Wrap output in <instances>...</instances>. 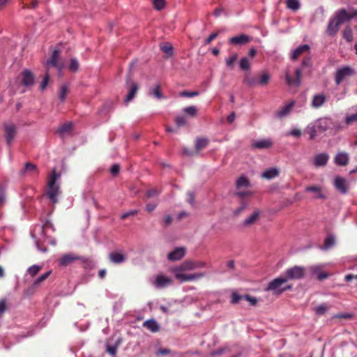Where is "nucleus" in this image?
<instances>
[{
  "label": "nucleus",
  "instance_id": "nucleus-22",
  "mask_svg": "<svg viewBox=\"0 0 357 357\" xmlns=\"http://www.w3.org/2000/svg\"><path fill=\"white\" fill-rule=\"evenodd\" d=\"M334 186L335 189L342 194H346L347 192V181L342 177L337 176L335 178L334 181Z\"/></svg>",
  "mask_w": 357,
  "mask_h": 357
},
{
  "label": "nucleus",
  "instance_id": "nucleus-49",
  "mask_svg": "<svg viewBox=\"0 0 357 357\" xmlns=\"http://www.w3.org/2000/svg\"><path fill=\"white\" fill-rule=\"evenodd\" d=\"M183 111L191 116H195L197 114V108L194 105L186 107L183 108Z\"/></svg>",
  "mask_w": 357,
  "mask_h": 357
},
{
  "label": "nucleus",
  "instance_id": "nucleus-25",
  "mask_svg": "<svg viewBox=\"0 0 357 357\" xmlns=\"http://www.w3.org/2000/svg\"><path fill=\"white\" fill-rule=\"evenodd\" d=\"M349 160V154L346 152H339L336 154L334 162L337 165L345 166Z\"/></svg>",
  "mask_w": 357,
  "mask_h": 357
},
{
  "label": "nucleus",
  "instance_id": "nucleus-32",
  "mask_svg": "<svg viewBox=\"0 0 357 357\" xmlns=\"http://www.w3.org/2000/svg\"><path fill=\"white\" fill-rule=\"evenodd\" d=\"M143 326L153 333L158 332L160 330V326L155 319L145 321Z\"/></svg>",
  "mask_w": 357,
  "mask_h": 357
},
{
  "label": "nucleus",
  "instance_id": "nucleus-63",
  "mask_svg": "<svg viewBox=\"0 0 357 357\" xmlns=\"http://www.w3.org/2000/svg\"><path fill=\"white\" fill-rule=\"evenodd\" d=\"M244 299L248 301L252 306L256 305L257 303V299L255 297L250 296L248 294L244 296Z\"/></svg>",
  "mask_w": 357,
  "mask_h": 357
},
{
  "label": "nucleus",
  "instance_id": "nucleus-53",
  "mask_svg": "<svg viewBox=\"0 0 357 357\" xmlns=\"http://www.w3.org/2000/svg\"><path fill=\"white\" fill-rule=\"evenodd\" d=\"M153 4L155 9L161 10L165 6V0H153Z\"/></svg>",
  "mask_w": 357,
  "mask_h": 357
},
{
  "label": "nucleus",
  "instance_id": "nucleus-8",
  "mask_svg": "<svg viewBox=\"0 0 357 357\" xmlns=\"http://www.w3.org/2000/svg\"><path fill=\"white\" fill-rule=\"evenodd\" d=\"M3 128L6 143L10 146L16 135L17 127L15 124L10 123H4Z\"/></svg>",
  "mask_w": 357,
  "mask_h": 357
},
{
  "label": "nucleus",
  "instance_id": "nucleus-9",
  "mask_svg": "<svg viewBox=\"0 0 357 357\" xmlns=\"http://www.w3.org/2000/svg\"><path fill=\"white\" fill-rule=\"evenodd\" d=\"M126 85L128 87V93L126 96L124 102L126 103H128L135 97V95L138 91L139 86L137 84L133 82L130 77L127 78Z\"/></svg>",
  "mask_w": 357,
  "mask_h": 357
},
{
  "label": "nucleus",
  "instance_id": "nucleus-17",
  "mask_svg": "<svg viewBox=\"0 0 357 357\" xmlns=\"http://www.w3.org/2000/svg\"><path fill=\"white\" fill-rule=\"evenodd\" d=\"M272 145L273 142L271 139H261L254 141L251 146L255 149H269Z\"/></svg>",
  "mask_w": 357,
  "mask_h": 357
},
{
  "label": "nucleus",
  "instance_id": "nucleus-30",
  "mask_svg": "<svg viewBox=\"0 0 357 357\" xmlns=\"http://www.w3.org/2000/svg\"><path fill=\"white\" fill-rule=\"evenodd\" d=\"M294 105L295 101L294 100L291 101L288 104H286L279 111H278L276 114L277 117L282 118L287 116L291 112Z\"/></svg>",
  "mask_w": 357,
  "mask_h": 357
},
{
  "label": "nucleus",
  "instance_id": "nucleus-20",
  "mask_svg": "<svg viewBox=\"0 0 357 357\" xmlns=\"http://www.w3.org/2000/svg\"><path fill=\"white\" fill-rule=\"evenodd\" d=\"M326 101V97L324 93H317L314 94L312 97L311 106L313 108H319L324 105Z\"/></svg>",
  "mask_w": 357,
  "mask_h": 357
},
{
  "label": "nucleus",
  "instance_id": "nucleus-38",
  "mask_svg": "<svg viewBox=\"0 0 357 357\" xmlns=\"http://www.w3.org/2000/svg\"><path fill=\"white\" fill-rule=\"evenodd\" d=\"M357 122V112L352 114H346L344 117V123L347 126L353 125Z\"/></svg>",
  "mask_w": 357,
  "mask_h": 357
},
{
  "label": "nucleus",
  "instance_id": "nucleus-7",
  "mask_svg": "<svg viewBox=\"0 0 357 357\" xmlns=\"http://www.w3.org/2000/svg\"><path fill=\"white\" fill-rule=\"evenodd\" d=\"M355 70L350 66H343L337 69L335 74V82L340 85L347 77L353 76Z\"/></svg>",
  "mask_w": 357,
  "mask_h": 357
},
{
  "label": "nucleus",
  "instance_id": "nucleus-19",
  "mask_svg": "<svg viewBox=\"0 0 357 357\" xmlns=\"http://www.w3.org/2000/svg\"><path fill=\"white\" fill-rule=\"evenodd\" d=\"M109 261L114 264H123L126 261V256L123 252H112L109 254Z\"/></svg>",
  "mask_w": 357,
  "mask_h": 357
},
{
  "label": "nucleus",
  "instance_id": "nucleus-6",
  "mask_svg": "<svg viewBox=\"0 0 357 357\" xmlns=\"http://www.w3.org/2000/svg\"><path fill=\"white\" fill-rule=\"evenodd\" d=\"M306 269L304 266H294L287 268L283 273V276L289 280H302L305 276Z\"/></svg>",
  "mask_w": 357,
  "mask_h": 357
},
{
  "label": "nucleus",
  "instance_id": "nucleus-33",
  "mask_svg": "<svg viewBox=\"0 0 357 357\" xmlns=\"http://www.w3.org/2000/svg\"><path fill=\"white\" fill-rule=\"evenodd\" d=\"M148 96L155 97L157 99L163 98V94L160 91V85L158 84L155 86L150 88L148 92Z\"/></svg>",
  "mask_w": 357,
  "mask_h": 357
},
{
  "label": "nucleus",
  "instance_id": "nucleus-42",
  "mask_svg": "<svg viewBox=\"0 0 357 357\" xmlns=\"http://www.w3.org/2000/svg\"><path fill=\"white\" fill-rule=\"evenodd\" d=\"M287 7L296 11L300 8L301 4L298 0H287Z\"/></svg>",
  "mask_w": 357,
  "mask_h": 357
},
{
  "label": "nucleus",
  "instance_id": "nucleus-56",
  "mask_svg": "<svg viewBox=\"0 0 357 357\" xmlns=\"http://www.w3.org/2000/svg\"><path fill=\"white\" fill-rule=\"evenodd\" d=\"M327 310V307L325 304H321L315 307V312L318 315L324 314Z\"/></svg>",
  "mask_w": 357,
  "mask_h": 357
},
{
  "label": "nucleus",
  "instance_id": "nucleus-46",
  "mask_svg": "<svg viewBox=\"0 0 357 357\" xmlns=\"http://www.w3.org/2000/svg\"><path fill=\"white\" fill-rule=\"evenodd\" d=\"M239 66L242 70H249L250 68V62L249 59L247 57L241 58L239 62Z\"/></svg>",
  "mask_w": 357,
  "mask_h": 357
},
{
  "label": "nucleus",
  "instance_id": "nucleus-1",
  "mask_svg": "<svg viewBox=\"0 0 357 357\" xmlns=\"http://www.w3.org/2000/svg\"><path fill=\"white\" fill-rule=\"evenodd\" d=\"M61 174L56 169H53L48 177L45 196L52 204L58 202V197L61 193L59 182Z\"/></svg>",
  "mask_w": 357,
  "mask_h": 357
},
{
  "label": "nucleus",
  "instance_id": "nucleus-13",
  "mask_svg": "<svg viewBox=\"0 0 357 357\" xmlns=\"http://www.w3.org/2000/svg\"><path fill=\"white\" fill-rule=\"evenodd\" d=\"M35 82V76L33 73L28 70L24 69L22 72V84L25 87H29L33 85Z\"/></svg>",
  "mask_w": 357,
  "mask_h": 357
},
{
  "label": "nucleus",
  "instance_id": "nucleus-34",
  "mask_svg": "<svg viewBox=\"0 0 357 357\" xmlns=\"http://www.w3.org/2000/svg\"><path fill=\"white\" fill-rule=\"evenodd\" d=\"M318 131L317 126L314 122L310 123L305 128V132L309 135V139L310 140L313 139L317 136Z\"/></svg>",
  "mask_w": 357,
  "mask_h": 357
},
{
  "label": "nucleus",
  "instance_id": "nucleus-18",
  "mask_svg": "<svg viewBox=\"0 0 357 357\" xmlns=\"http://www.w3.org/2000/svg\"><path fill=\"white\" fill-rule=\"evenodd\" d=\"M185 255V248H176L167 255L169 261H178L181 259Z\"/></svg>",
  "mask_w": 357,
  "mask_h": 357
},
{
  "label": "nucleus",
  "instance_id": "nucleus-35",
  "mask_svg": "<svg viewBox=\"0 0 357 357\" xmlns=\"http://www.w3.org/2000/svg\"><path fill=\"white\" fill-rule=\"evenodd\" d=\"M259 217V212L258 211H255L252 213L249 217L245 218L244 221L243 222V225L244 227L250 226L252 224H254L257 220Z\"/></svg>",
  "mask_w": 357,
  "mask_h": 357
},
{
  "label": "nucleus",
  "instance_id": "nucleus-58",
  "mask_svg": "<svg viewBox=\"0 0 357 357\" xmlns=\"http://www.w3.org/2000/svg\"><path fill=\"white\" fill-rule=\"evenodd\" d=\"M270 75L265 73L261 76L259 83L261 85H266L268 83Z\"/></svg>",
  "mask_w": 357,
  "mask_h": 357
},
{
  "label": "nucleus",
  "instance_id": "nucleus-5",
  "mask_svg": "<svg viewBox=\"0 0 357 357\" xmlns=\"http://www.w3.org/2000/svg\"><path fill=\"white\" fill-rule=\"evenodd\" d=\"M249 187H250V182L248 177L244 175L241 176L236 181V192L234 193V195L240 199L250 196L252 192L247 190Z\"/></svg>",
  "mask_w": 357,
  "mask_h": 357
},
{
  "label": "nucleus",
  "instance_id": "nucleus-16",
  "mask_svg": "<svg viewBox=\"0 0 357 357\" xmlns=\"http://www.w3.org/2000/svg\"><path fill=\"white\" fill-rule=\"evenodd\" d=\"M250 40V36L242 33L229 38V43L232 45H242L249 43Z\"/></svg>",
  "mask_w": 357,
  "mask_h": 357
},
{
  "label": "nucleus",
  "instance_id": "nucleus-57",
  "mask_svg": "<svg viewBox=\"0 0 357 357\" xmlns=\"http://www.w3.org/2000/svg\"><path fill=\"white\" fill-rule=\"evenodd\" d=\"M48 228L52 229L54 230L53 224L50 220H46V222L43 226L39 227V229L43 234H44L45 231Z\"/></svg>",
  "mask_w": 357,
  "mask_h": 357
},
{
  "label": "nucleus",
  "instance_id": "nucleus-41",
  "mask_svg": "<svg viewBox=\"0 0 357 357\" xmlns=\"http://www.w3.org/2000/svg\"><path fill=\"white\" fill-rule=\"evenodd\" d=\"M69 86L68 84H64L61 86L59 97L61 102H63L66 99V95L68 92Z\"/></svg>",
  "mask_w": 357,
  "mask_h": 357
},
{
  "label": "nucleus",
  "instance_id": "nucleus-37",
  "mask_svg": "<svg viewBox=\"0 0 357 357\" xmlns=\"http://www.w3.org/2000/svg\"><path fill=\"white\" fill-rule=\"evenodd\" d=\"M36 172V174H38V172L37 170V167L31 162H26L24 165V168L21 170L20 174L21 175H25L26 172Z\"/></svg>",
  "mask_w": 357,
  "mask_h": 357
},
{
  "label": "nucleus",
  "instance_id": "nucleus-51",
  "mask_svg": "<svg viewBox=\"0 0 357 357\" xmlns=\"http://www.w3.org/2000/svg\"><path fill=\"white\" fill-rule=\"evenodd\" d=\"M238 58L237 54H234L229 58L226 59V65L229 68L232 69L234 68V64Z\"/></svg>",
  "mask_w": 357,
  "mask_h": 357
},
{
  "label": "nucleus",
  "instance_id": "nucleus-50",
  "mask_svg": "<svg viewBox=\"0 0 357 357\" xmlns=\"http://www.w3.org/2000/svg\"><path fill=\"white\" fill-rule=\"evenodd\" d=\"M41 268L39 265H33L27 269L26 272L31 277H34L40 271Z\"/></svg>",
  "mask_w": 357,
  "mask_h": 357
},
{
  "label": "nucleus",
  "instance_id": "nucleus-11",
  "mask_svg": "<svg viewBox=\"0 0 357 357\" xmlns=\"http://www.w3.org/2000/svg\"><path fill=\"white\" fill-rule=\"evenodd\" d=\"M333 17L340 25L344 22L350 21L353 18L351 10H350V13H348L344 8H342L336 11Z\"/></svg>",
  "mask_w": 357,
  "mask_h": 357
},
{
  "label": "nucleus",
  "instance_id": "nucleus-43",
  "mask_svg": "<svg viewBox=\"0 0 357 357\" xmlns=\"http://www.w3.org/2000/svg\"><path fill=\"white\" fill-rule=\"evenodd\" d=\"M243 83L248 85L249 86H254L257 84V80L255 77L251 76L250 74H246L243 79Z\"/></svg>",
  "mask_w": 357,
  "mask_h": 357
},
{
  "label": "nucleus",
  "instance_id": "nucleus-47",
  "mask_svg": "<svg viewBox=\"0 0 357 357\" xmlns=\"http://www.w3.org/2000/svg\"><path fill=\"white\" fill-rule=\"evenodd\" d=\"M120 343H121V340L119 339L117 340L116 343L114 345L107 344L106 350H107V353H109V354H111L112 356H114L116 354L117 349H118V347L119 346Z\"/></svg>",
  "mask_w": 357,
  "mask_h": 357
},
{
  "label": "nucleus",
  "instance_id": "nucleus-55",
  "mask_svg": "<svg viewBox=\"0 0 357 357\" xmlns=\"http://www.w3.org/2000/svg\"><path fill=\"white\" fill-rule=\"evenodd\" d=\"M160 193V191L156 188H152L146 191V195L147 197H158Z\"/></svg>",
  "mask_w": 357,
  "mask_h": 357
},
{
  "label": "nucleus",
  "instance_id": "nucleus-44",
  "mask_svg": "<svg viewBox=\"0 0 357 357\" xmlns=\"http://www.w3.org/2000/svg\"><path fill=\"white\" fill-rule=\"evenodd\" d=\"M79 63L77 59L72 58L70 59V63L68 65V69L71 72H77L79 70Z\"/></svg>",
  "mask_w": 357,
  "mask_h": 357
},
{
  "label": "nucleus",
  "instance_id": "nucleus-39",
  "mask_svg": "<svg viewBox=\"0 0 357 357\" xmlns=\"http://www.w3.org/2000/svg\"><path fill=\"white\" fill-rule=\"evenodd\" d=\"M72 128H73V123L69 122V123H64L63 125H62L59 129H58V132L61 135H63L66 133H70L71 130H72Z\"/></svg>",
  "mask_w": 357,
  "mask_h": 357
},
{
  "label": "nucleus",
  "instance_id": "nucleus-31",
  "mask_svg": "<svg viewBox=\"0 0 357 357\" xmlns=\"http://www.w3.org/2000/svg\"><path fill=\"white\" fill-rule=\"evenodd\" d=\"M335 244V237L333 234H328L324 239V245L321 247V250H327L333 247Z\"/></svg>",
  "mask_w": 357,
  "mask_h": 357
},
{
  "label": "nucleus",
  "instance_id": "nucleus-62",
  "mask_svg": "<svg viewBox=\"0 0 357 357\" xmlns=\"http://www.w3.org/2000/svg\"><path fill=\"white\" fill-rule=\"evenodd\" d=\"M175 123L178 127H181L185 125L186 120L183 116H176L175 119Z\"/></svg>",
  "mask_w": 357,
  "mask_h": 357
},
{
  "label": "nucleus",
  "instance_id": "nucleus-54",
  "mask_svg": "<svg viewBox=\"0 0 357 357\" xmlns=\"http://www.w3.org/2000/svg\"><path fill=\"white\" fill-rule=\"evenodd\" d=\"M199 94V91H183L180 93V96L181 97H187V98H192L197 96Z\"/></svg>",
  "mask_w": 357,
  "mask_h": 357
},
{
  "label": "nucleus",
  "instance_id": "nucleus-10",
  "mask_svg": "<svg viewBox=\"0 0 357 357\" xmlns=\"http://www.w3.org/2000/svg\"><path fill=\"white\" fill-rule=\"evenodd\" d=\"M195 269V261L185 260L179 266L174 267L172 269V273L176 276V274H184V271H192Z\"/></svg>",
  "mask_w": 357,
  "mask_h": 357
},
{
  "label": "nucleus",
  "instance_id": "nucleus-26",
  "mask_svg": "<svg viewBox=\"0 0 357 357\" xmlns=\"http://www.w3.org/2000/svg\"><path fill=\"white\" fill-rule=\"evenodd\" d=\"M329 159V155L326 153H321L315 155L314 159V164L316 167L325 166Z\"/></svg>",
  "mask_w": 357,
  "mask_h": 357
},
{
  "label": "nucleus",
  "instance_id": "nucleus-3",
  "mask_svg": "<svg viewBox=\"0 0 357 357\" xmlns=\"http://www.w3.org/2000/svg\"><path fill=\"white\" fill-rule=\"evenodd\" d=\"M319 132H324L331 130L335 132H339L344 129L341 123L334 121L331 117H322L314 121Z\"/></svg>",
  "mask_w": 357,
  "mask_h": 357
},
{
  "label": "nucleus",
  "instance_id": "nucleus-14",
  "mask_svg": "<svg viewBox=\"0 0 357 357\" xmlns=\"http://www.w3.org/2000/svg\"><path fill=\"white\" fill-rule=\"evenodd\" d=\"M205 276L204 273H196L193 274H176V279L180 282L197 280Z\"/></svg>",
  "mask_w": 357,
  "mask_h": 357
},
{
  "label": "nucleus",
  "instance_id": "nucleus-45",
  "mask_svg": "<svg viewBox=\"0 0 357 357\" xmlns=\"http://www.w3.org/2000/svg\"><path fill=\"white\" fill-rule=\"evenodd\" d=\"M241 202H240V206L238 207L237 208H236L233 213L235 216H237L238 215H240L241 213V212L247 208L248 204V202L243 199V198L241 199Z\"/></svg>",
  "mask_w": 357,
  "mask_h": 357
},
{
  "label": "nucleus",
  "instance_id": "nucleus-29",
  "mask_svg": "<svg viewBox=\"0 0 357 357\" xmlns=\"http://www.w3.org/2000/svg\"><path fill=\"white\" fill-rule=\"evenodd\" d=\"M59 56L60 51L59 50H54L51 54L50 59L47 61V65L48 66L61 68V67L59 66Z\"/></svg>",
  "mask_w": 357,
  "mask_h": 357
},
{
  "label": "nucleus",
  "instance_id": "nucleus-12",
  "mask_svg": "<svg viewBox=\"0 0 357 357\" xmlns=\"http://www.w3.org/2000/svg\"><path fill=\"white\" fill-rule=\"evenodd\" d=\"M323 267V265L317 264L310 266L308 270L311 275H316L318 280L322 281L328 277L327 273L322 271Z\"/></svg>",
  "mask_w": 357,
  "mask_h": 357
},
{
  "label": "nucleus",
  "instance_id": "nucleus-61",
  "mask_svg": "<svg viewBox=\"0 0 357 357\" xmlns=\"http://www.w3.org/2000/svg\"><path fill=\"white\" fill-rule=\"evenodd\" d=\"M137 213H138V211H137V210H130V211H129L128 212L122 213L121 215V216H120V218L121 220H124V219L128 218L129 216L135 215H136Z\"/></svg>",
  "mask_w": 357,
  "mask_h": 357
},
{
  "label": "nucleus",
  "instance_id": "nucleus-2",
  "mask_svg": "<svg viewBox=\"0 0 357 357\" xmlns=\"http://www.w3.org/2000/svg\"><path fill=\"white\" fill-rule=\"evenodd\" d=\"M287 279L281 274L267 284L265 291H271L274 295L279 296L283 292L292 289L293 285L287 284Z\"/></svg>",
  "mask_w": 357,
  "mask_h": 357
},
{
  "label": "nucleus",
  "instance_id": "nucleus-48",
  "mask_svg": "<svg viewBox=\"0 0 357 357\" xmlns=\"http://www.w3.org/2000/svg\"><path fill=\"white\" fill-rule=\"evenodd\" d=\"M50 273H51V271H47V272L45 273L44 274L41 275L40 276H39L37 279H36V280L33 283V285H32L33 287L35 288L37 286H38L42 282H43L45 279L47 278V277L50 275Z\"/></svg>",
  "mask_w": 357,
  "mask_h": 357
},
{
  "label": "nucleus",
  "instance_id": "nucleus-36",
  "mask_svg": "<svg viewBox=\"0 0 357 357\" xmlns=\"http://www.w3.org/2000/svg\"><path fill=\"white\" fill-rule=\"evenodd\" d=\"M208 139L207 138H197L195 142V150L198 152L204 148L206 147L208 144Z\"/></svg>",
  "mask_w": 357,
  "mask_h": 357
},
{
  "label": "nucleus",
  "instance_id": "nucleus-15",
  "mask_svg": "<svg viewBox=\"0 0 357 357\" xmlns=\"http://www.w3.org/2000/svg\"><path fill=\"white\" fill-rule=\"evenodd\" d=\"M172 284V279L167 276L163 275H158L155 277L154 285L158 289L166 287Z\"/></svg>",
  "mask_w": 357,
  "mask_h": 357
},
{
  "label": "nucleus",
  "instance_id": "nucleus-4",
  "mask_svg": "<svg viewBox=\"0 0 357 357\" xmlns=\"http://www.w3.org/2000/svg\"><path fill=\"white\" fill-rule=\"evenodd\" d=\"M312 66V59L310 56L305 57L303 59L301 63V68H296L295 70L296 79H294L291 77L289 73L288 72L285 74V79L286 82L289 86H294L298 87L301 85V75L302 70L305 68H310Z\"/></svg>",
  "mask_w": 357,
  "mask_h": 357
},
{
  "label": "nucleus",
  "instance_id": "nucleus-27",
  "mask_svg": "<svg viewBox=\"0 0 357 357\" xmlns=\"http://www.w3.org/2000/svg\"><path fill=\"white\" fill-rule=\"evenodd\" d=\"M280 170L277 167H271L266 169L261 175V178L271 180L279 176Z\"/></svg>",
  "mask_w": 357,
  "mask_h": 357
},
{
  "label": "nucleus",
  "instance_id": "nucleus-59",
  "mask_svg": "<svg viewBox=\"0 0 357 357\" xmlns=\"http://www.w3.org/2000/svg\"><path fill=\"white\" fill-rule=\"evenodd\" d=\"M243 298H244V296H241L236 293H233L231 295V303L233 304H236Z\"/></svg>",
  "mask_w": 357,
  "mask_h": 357
},
{
  "label": "nucleus",
  "instance_id": "nucleus-28",
  "mask_svg": "<svg viewBox=\"0 0 357 357\" xmlns=\"http://www.w3.org/2000/svg\"><path fill=\"white\" fill-rule=\"evenodd\" d=\"M310 48V46L307 44L299 45L292 52L291 59L293 60L297 59L303 54L307 52Z\"/></svg>",
  "mask_w": 357,
  "mask_h": 357
},
{
  "label": "nucleus",
  "instance_id": "nucleus-40",
  "mask_svg": "<svg viewBox=\"0 0 357 357\" xmlns=\"http://www.w3.org/2000/svg\"><path fill=\"white\" fill-rule=\"evenodd\" d=\"M160 49L162 52L166 53L169 56H173L174 48L173 46L169 43H165L160 45Z\"/></svg>",
  "mask_w": 357,
  "mask_h": 357
},
{
  "label": "nucleus",
  "instance_id": "nucleus-24",
  "mask_svg": "<svg viewBox=\"0 0 357 357\" xmlns=\"http://www.w3.org/2000/svg\"><path fill=\"white\" fill-rule=\"evenodd\" d=\"M340 26V25L339 24H337L335 18L334 17H333L332 18L330 19V20L328 23L327 29H326L327 33L329 36H335L339 31Z\"/></svg>",
  "mask_w": 357,
  "mask_h": 357
},
{
  "label": "nucleus",
  "instance_id": "nucleus-23",
  "mask_svg": "<svg viewBox=\"0 0 357 357\" xmlns=\"http://www.w3.org/2000/svg\"><path fill=\"white\" fill-rule=\"evenodd\" d=\"M305 191L308 192H312L314 194V199H325L326 198V197L323 194L321 188L319 186H307L305 188Z\"/></svg>",
  "mask_w": 357,
  "mask_h": 357
},
{
  "label": "nucleus",
  "instance_id": "nucleus-64",
  "mask_svg": "<svg viewBox=\"0 0 357 357\" xmlns=\"http://www.w3.org/2000/svg\"><path fill=\"white\" fill-rule=\"evenodd\" d=\"M188 195V203L192 205V206H194L195 205V194L194 192H188L187 193Z\"/></svg>",
  "mask_w": 357,
  "mask_h": 357
},
{
  "label": "nucleus",
  "instance_id": "nucleus-21",
  "mask_svg": "<svg viewBox=\"0 0 357 357\" xmlns=\"http://www.w3.org/2000/svg\"><path fill=\"white\" fill-rule=\"evenodd\" d=\"M79 259H82V258L79 256H75L73 254L68 253L63 255L59 259V264L61 266H67L72 264L73 261Z\"/></svg>",
  "mask_w": 357,
  "mask_h": 357
},
{
  "label": "nucleus",
  "instance_id": "nucleus-52",
  "mask_svg": "<svg viewBox=\"0 0 357 357\" xmlns=\"http://www.w3.org/2000/svg\"><path fill=\"white\" fill-rule=\"evenodd\" d=\"M343 36L348 42H351L353 40V33L350 27L344 29Z\"/></svg>",
  "mask_w": 357,
  "mask_h": 357
},
{
  "label": "nucleus",
  "instance_id": "nucleus-60",
  "mask_svg": "<svg viewBox=\"0 0 357 357\" xmlns=\"http://www.w3.org/2000/svg\"><path fill=\"white\" fill-rule=\"evenodd\" d=\"M6 201V188L0 185V204H3Z\"/></svg>",
  "mask_w": 357,
  "mask_h": 357
}]
</instances>
